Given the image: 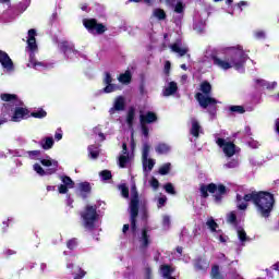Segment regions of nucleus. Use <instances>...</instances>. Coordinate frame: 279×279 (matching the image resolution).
<instances>
[{
    "label": "nucleus",
    "instance_id": "obj_1",
    "mask_svg": "<svg viewBox=\"0 0 279 279\" xmlns=\"http://www.w3.org/2000/svg\"><path fill=\"white\" fill-rule=\"evenodd\" d=\"M247 202H252L260 217H269L274 210V195L269 192H252L244 196L236 195V207L239 210L247 209Z\"/></svg>",
    "mask_w": 279,
    "mask_h": 279
},
{
    "label": "nucleus",
    "instance_id": "obj_2",
    "mask_svg": "<svg viewBox=\"0 0 279 279\" xmlns=\"http://www.w3.org/2000/svg\"><path fill=\"white\" fill-rule=\"evenodd\" d=\"M222 53L225 57H221V53L213 57L214 64L222 71H228L229 69H235V71H242L243 65L247 60V54L243 51V47H230L223 48Z\"/></svg>",
    "mask_w": 279,
    "mask_h": 279
},
{
    "label": "nucleus",
    "instance_id": "obj_3",
    "mask_svg": "<svg viewBox=\"0 0 279 279\" xmlns=\"http://www.w3.org/2000/svg\"><path fill=\"white\" fill-rule=\"evenodd\" d=\"M36 29L31 28L27 36V50L31 51L29 61L27 63L28 69H35L36 71H45L47 64L36 61L34 53L38 51V45L36 44Z\"/></svg>",
    "mask_w": 279,
    "mask_h": 279
},
{
    "label": "nucleus",
    "instance_id": "obj_4",
    "mask_svg": "<svg viewBox=\"0 0 279 279\" xmlns=\"http://www.w3.org/2000/svg\"><path fill=\"white\" fill-rule=\"evenodd\" d=\"M201 92H198L195 97L198 101L201 108H215L217 106L218 101L217 99L213 98L210 96V92L213 90V87L210 86V83L203 82L201 84Z\"/></svg>",
    "mask_w": 279,
    "mask_h": 279
},
{
    "label": "nucleus",
    "instance_id": "obj_5",
    "mask_svg": "<svg viewBox=\"0 0 279 279\" xmlns=\"http://www.w3.org/2000/svg\"><path fill=\"white\" fill-rule=\"evenodd\" d=\"M208 193H213L216 204H219L223 195H226V185L221 183H218V184L209 183L207 185H202L201 186L202 197H207Z\"/></svg>",
    "mask_w": 279,
    "mask_h": 279
},
{
    "label": "nucleus",
    "instance_id": "obj_6",
    "mask_svg": "<svg viewBox=\"0 0 279 279\" xmlns=\"http://www.w3.org/2000/svg\"><path fill=\"white\" fill-rule=\"evenodd\" d=\"M130 215H131V229L133 232H135L136 217H138V192L136 191V183L134 181H132V186H131Z\"/></svg>",
    "mask_w": 279,
    "mask_h": 279
},
{
    "label": "nucleus",
    "instance_id": "obj_7",
    "mask_svg": "<svg viewBox=\"0 0 279 279\" xmlns=\"http://www.w3.org/2000/svg\"><path fill=\"white\" fill-rule=\"evenodd\" d=\"M83 227L85 230H93L97 223L99 215H97V207L87 206L81 214Z\"/></svg>",
    "mask_w": 279,
    "mask_h": 279
},
{
    "label": "nucleus",
    "instance_id": "obj_8",
    "mask_svg": "<svg viewBox=\"0 0 279 279\" xmlns=\"http://www.w3.org/2000/svg\"><path fill=\"white\" fill-rule=\"evenodd\" d=\"M43 167H48L47 170L43 169L40 167L39 163H35L33 166L34 171H36V173L38 175H53V173H56V171H58V161L54 159H51V157H47L45 159L40 160Z\"/></svg>",
    "mask_w": 279,
    "mask_h": 279
},
{
    "label": "nucleus",
    "instance_id": "obj_9",
    "mask_svg": "<svg viewBox=\"0 0 279 279\" xmlns=\"http://www.w3.org/2000/svg\"><path fill=\"white\" fill-rule=\"evenodd\" d=\"M215 141L227 158H232V156L236 154V145H234V142L230 141V138H223L219 136V134H216Z\"/></svg>",
    "mask_w": 279,
    "mask_h": 279
},
{
    "label": "nucleus",
    "instance_id": "obj_10",
    "mask_svg": "<svg viewBox=\"0 0 279 279\" xmlns=\"http://www.w3.org/2000/svg\"><path fill=\"white\" fill-rule=\"evenodd\" d=\"M134 147H135L134 133H132V144H131L132 153H128V144L122 145V154L119 156V160H118V165L121 169H125V167H128V165H130L134 159V153H133Z\"/></svg>",
    "mask_w": 279,
    "mask_h": 279
},
{
    "label": "nucleus",
    "instance_id": "obj_11",
    "mask_svg": "<svg viewBox=\"0 0 279 279\" xmlns=\"http://www.w3.org/2000/svg\"><path fill=\"white\" fill-rule=\"evenodd\" d=\"M149 149H150L149 145L145 144L143 146L142 162H143V171L146 177L149 174V172L151 171V169H154L156 165V160L149 158Z\"/></svg>",
    "mask_w": 279,
    "mask_h": 279
},
{
    "label": "nucleus",
    "instance_id": "obj_12",
    "mask_svg": "<svg viewBox=\"0 0 279 279\" xmlns=\"http://www.w3.org/2000/svg\"><path fill=\"white\" fill-rule=\"evenodd\" d=\"M83 25L90 34H104V32H106L104 24L97 23L95 19L83 20Z\"/></svg>",
    "mask_w": 279,
    "mask_h": 279
},
{
    "label": "nucleus",
    "instance_id": "obj_13",
    "mask_svg": "<svg viewBox=\"0 0 279 279\" xmlns=\"http://www.w3.org/2000/svg\"><path fill=\"white\" fill-rule=\"evenodd\" d=\"M9 117H11V121L19 123L24 119H29V110H27L25 107H15L14 110H11Z\"/></svg>",
    "mask_w": 279,
    "mask_h": 279
},
{
    "label": "nucleus",
    "instance_id": "obj_14",
    "mask_svg": "<svg viewBox=\"0 0 279 279\" xmlns=\"http://www.w3.org/2000/svg\"><path fill=\"white\" fill-rule=\"evenodd\" d=\"M0 64L7 73H13L14 62L5 51L0 50Z\"/></svg>",
    "mask_w": 279,
    "mask_h": 279
},
{
    "label": "nucleus",
    "instance_id": "obj_15",
    "mask_svg": "<svg viewBox=\"0 0 279 279\" xmlns=\"http://www.w3.org/2000/svg\"><path fill=\"white\" fill-rule=\"evenodd\" d=\"M60 180L62 184L58 186V191L60 195H66V193H69V190L75 186V182H73L71 177H66V175L60 177Z\"/></svg>",
    "mask_w": 279,
    "mask_h": 279
},
{
    "label": "nucleus",
    "instance_id": "obj_16",
    "mask_svg": "<svg viewBox=\"0 0 279 279\" xmlns=\"http://www.w3.org/2000/svg\"><path fill=\"white\" fill-rule=\"evenodd\" d=\"M104 84L106 85L104 88V93H114L116 90H119V85L112 84V75L110 73H105L104 77Z\"/></svg>",
    "mask_w": 279,
    "mask_h": 279
},
{
    "label": "nucleus",
    "instance_id": "obj_17",
    "mask_svg": "<svg viewBox=\"0 0 279 279\" xmlns=\"http://www.w3.org/2000/svg\"><path fill=\"white\" fill-rule=\"evenodd\" d=\"M190 132H191L192 136H194L195 138H198L201 134H204V129H202L199 121H197V119H195V118L191 119Z\"/></svg>",
    "mask_w": 279,
    "mask_h": 279
},
{
    "label": "nucleus",
    "instance_id": "obj_18",
    "mask_svg": "<svg viewBox=\"0 0 279 279\" xmlns=\"http://www.w3.org/2000/svg\"><path fill=\"white\" fill-rule=\"evenodd\" d=\"M59 48L68 58H73L77 51L73 48V45L69 44V41H61L59 44Z\"/></svg>",
    "mask_w": 279,
    "mask_h": 279
},
{
    "label": "nucleus",
    "instance_id": "obj_19",
    "mask_svg": "<svg viewBox=\"0 0 279 279\" xmlns=\"http://www.w3.org/2000/svg\"><path fill=\"white\" fill-rule=\"evenodd\" d=\"M157 120H158V117L151 111H148L146 113H143V111L140 112L141 124L146 125V123H155V121Z\"/></svg>",
    "mask_w": 279,
    "mask_h": 279
},
{
    "label": "nucleus",
    "instance_id": "obj_20",
    "mask_svg": "<svg viewBox=\"0 0 279 279\" xmlns=\"http://www.w3.org/2000/svg\"><path fill=\"white\" fill-rule=\"evenodd\" d=\"M125 110V98L119 96L113 101V107L109 110L110 114H114L117 111Z\"/></svg>",
    "mask_w": 279,
    "mask_h": 279
},
{
    "label": "nucleus",
    "instance_id": "obj_21",
    "mask_svg": "<svg viewBox=\"0 0 279 279\" xmlns=\"http://www.w3.org/2000/svg\"><path fill=\"white\" fill-rule=\"evenodd\" d=\"M171 50L174 53H178L180 57L186 56V53L189 52V48L186 46L182 45L181 41H177L175 44H173L171 46Z\"/></svg>",
    "mask_w": 279,
    "mask_h": 279
},
{
    "label": "nucleus",
    "instance_id": "obj_22",
    "mask_svg": "<svg viewBox=\"0 0 279 279\" xmlns=\"http://www.w3.org/2000/svg\"><path fill=\"white\" fill-rule=\"evenodd\" d=\"M66 268L74 269V271H72V276L74 279H82V278H84V276H86V271L82 270V268H80V267H75L71 263H68Z\"/></svg>",
    "mask_w": 279,
    "mask_h": 279
},
{
    "label": "nucleus",
    "instance_id": "obj_23",
    "mask_svg": "<svg viewBox=\"0 0 279 279\" xmlns=\"http://www.w3.org/2000/svg\"><path fill=\"white\" fill-rule=\"evenodd\" d=\"M178 92V83L170 82L163 89V97H171V95H175Z\"/></svg>",
    "mask_w": 279,
    "mask_h": 279
},
{
    "label": "nucleus",
    "instance_id": "obj_24",
    "mask_svg": "<svg viewBox=\"0 0 279 279\" xmlns=\"http://www.w3.org/2000/svg\"><path fill=\"white\" fill-rule=\"evenodd\" d=\"M235 231L241 245H245V243L250 241V236H247L245 229H243L242 227H236Z\"/></svg>",
    "mask_w": 279,
    "mask_h": 279
},
{
    "label": "nucleus",
    "instance_id": "obj_25",
    "mask_svg": "<svg viewBox=\"0 0 279 279\" xmlns=\"http://www.w3.org/2000/svg\"><path fill=\"white\" fill-rule=\"evenodd\" d=\"M2 101H8L9 104H13V106H20L21 100L16 98V95L13 94H2L1 95Z\"/></svg>",
    "mask_w": 279,
    "mask_h": 279
},
{
    "label": "nucleus",
    "instance_id": "obj_26",
    "mask_svg": "<svg viewBox=\"0 0 279 279\" xmlns=\"http://www.w3.org/2000/svg\"><path fill=\"white\" fill-rule=\"evenodd\" d=\"M136 117V109L134 107L129 108L126 113V123L129 128H132L134 125V118Z\"/></svg>",
    "mask_w": 279,
    "mask_h": 279
},
{
    "label": "nucleus",
    "instance_id": "obj_27",
    "mask_svg": "<svg viewBox=\"0 0 279 279\" xmlns=\"http://www.w3.org/2000/svg\"><path fill=\"white\" fill-rule=\"evenodd\" d=\"M160 274H161V276H163V278L175 279V278L171 277V274H173V268H171V266H169V265H162L160 267Z\"/></svg>",
    "mask_w": 279,
    "mask_h": 279
},
{
    "label": "nucleus",
    "instance_id": "obj_28",
    "mask_svg": "<svg viewBox=\"0 0 279 279\" xmlns=\"http://www.w3.org/2000/svg\"><path fill=\"white\" fill-rule=\"evenodd\" d=\"M210 278L211 279H223L225 278L221 270L219 269V266L215 265L211 267Z\"/></svg>",
    "mask_w": 279,
    "mask_h": 279
},
{
    "label": "nucleus",
    "instance_id": "obj_29",
    "mask_svg": "<svg viewBox=\"0 0 279 279\" xmlns=\"http://www.w3.org/2000/svg\"><path fill=\"white\" fill-rule=\"evenodd\" d=\"M204 29H206V21L204 20H195L194 23V31L197 32V34H202V32H204Z\"/></svg>",
    "mask_w": 279,
    "mask_h": 279
},
{
    "label": "nucleus",
    "instance_id": "obj_30",
    "mask_svg": "<svg viewBox=\"0 0 279 279\" xmlns=\"http://www.w3.org/2000/svg\"><path fill=\"white\" fill-rule=\"evenodd\" d=\"M153 16L154 19H157V21H165V19H167V13L162 9H155L153 10Z\"/></svg>",
    "mask_w": 279,
    "mask_h": 279
},
{
    "label": "nucleus",
    "instance_id": "obj_31",
    "mask_svg": "<svg viewBox=\"0 0 279 279\" xmlns=\"http://www.w3.org/2000/svg\"><path fill=\"white\" fill-rule=\"evenodd\" d=\"M118 81L120 82V84H130V82H132V73H130V71H126L125 73L120 74Z\"/></svg>",
    "mask_w": 279,
    "mask_h": 279
},
{
    "label": "nucleus",
    "instance_id": "obj_32",
    "mask_svg": "<svg viewBox=\"0 0 279 279\" xmlns=\"http://www.w3.org/2000/svg\"><path fill=\"white\" fill-rule=\"evenodd\" d=\"M53 137H44L40 142L43 149H51L53 147Z\"/></svg>",
    "mask_w": 279,
    "mask_h": 279
},
{
    "label": "nucleus",
    "instance_id": "obj_33",
    "mask_svg": "<svg viewBox=\"0 0 279 279\" xmlns=\"http://www.w3.org/2000/svg\"><path fill=\"white\" fill-rule=\"evenodd\" d=\"M206 226L210 230L211 234H214V232H217V230H219V225L213 218L207 219Z\"/></svg>",
    "mask_w": 279,
    "mask_h": 279
},
{
    "label": "nucleus",
    "instance_id": "obj_34",
    "mask_svg": "<svg viewBox=\"0 0 279 279\" xmlns=\"http://www.w3.org/2000/svg\"><path fill=\"white\" fill-rule=\"evenodd\" d=\"M141 247H147L149 245V235H147V230L142 231V235L140 238Z\"/></svg>",
    "mask_w": 279,
    "mask_h": 279
},
{
    "label": "nucleus",
    "instance_id": "obj_35",
    "mask_svg": "<svg viewBox=\"0 0 279 279\" xmlns=\"http://www.w3.org/2000/svg\"><path fill=\"white\" fill-rule=\"evenodd\" d=\"M215 239H218L220 243H228V235L223 234V231L218 229L216 232L213 233Z\"/></svg>",
    "mask_w": 279,
    "mask_h": 279
},
{
    "label": "nucleus",
    "instance_id": "obj_36",
    "mask_svg": "<svg viewBox=\"0 0 279 279\" xmlns=\"http://www.w3.org/2000/svg\"><path fill=\"white\" fill-rule=\"evenodd\" d=\"M156 151L157 154H169V151H171V146L168 144H159L156 147Z\"/></svg>",
    "mask_w": 279,
    "mask_h": 279
},
{
    "label": "nucleus",
    "instance_id": "obj_37",
    "mask_svg": "<svg viewBox=\"0 0 279 279\" xmlns=\"http://www.w3.org/2000/svg\"><path fill=\"white\" fill-rule=\"evenodd\" d=\"M161 226L163 230H169V228H171V217L163 215L161 219Z\"/></svg>",
    "mask_w": 279,
    "mask_h": 279
},
{
    "label": "nucleus",
    "instance_id": "obj_38",
    "mask_svg": "<svg viewBox=\"0 0 279 279\" xmlns=\"http://www.w3.org/2000/svg\"><path fill=\"white\" fill-rule=\"evenodd\" d=\"M257 82H258L259 86H264L265 88H269V89L276 88V86H278L277 82L269 83V82H267L265 80H258Z\"/></svg>",
    "mask_w": 279,
    "mask_h": 279
},
{
    "label": "nucleus",
    "instance_id": "obj_39",
    "mask_svg": "<svg viewBox=\"0 0 279 279\" xmlns=\"http://www.w3.org/2000/svg\"><path fill=\"white\" fill-rule=\"evenodd\" d=\"M78 189L82 193V196L84 197V193H90V183L88 182L80 183Z\"/></svg>",
    "mask_w": 279,
    "mask_h": 279
},
{
    "label": "nucleus",
    "instance_id": "obj_40",
    "mask_svg": "<svg viewBox=\"0 0 279 279\" xmlns=\"http://www.w3.org/2000/svg\"><path fill=\"white\" fill-rule=\"evenodd\" d=\"M174 3V12L182 14V12H184V3H182V0H175Z\"/></svg>",
    "mask_w": 279,
    "mask_h": 279
},
{
    "label": "nucleus",
    "instance_id": "obj_41",
    "mask_svg": "<svg viewBox=\"0 0 279 279\" xmlns=\"http://www.w3.org/2000/svg\"><path fill=\"white\" fill-rule=\"evenodd\" d=\"M89 156L95 160L99 156V148L95 145L88 147Z\"/></svg>",
    "mask_w": 279,
    "mask_h": 279
},
{
    "label": "nucleus",
    "instance_id": "obj_42",
    "mask_svg": "<svg viewBox=\"0 0 279 279\" xmlns=\"http://www.w3.org/2000/svg\"><path fill=\"white\" fill-rule=\"evenodd\" d=\"M31 116H33L35 119H45V117H47V111L38 109L36 111H33Z\"/></svg>",
    "mask_w": 279,
    "mask_h": 279
},
{
    "label": "nucleus",
    "instance_id": "obj_43",
    "mask_svg": "<svg viewBox=\"0 0 279 279\" xmlns=\"http://www.w3.org/2000/svg\"><path fill=\"white\" fill-rule=\"evenodd\" d=\"M171 171V163H165L159 168L160 175H167Z\"/></svg>",
    "mask_w": 279,
    "mask_h": 279
},
{
    "label": "nucleus",
    "instance_id": "obj_44",
    "mask_svg": "<svg viewBox=\"0 0 279 279\" xmlns=\"http://www.w3.org/2000/svg\"><path fill=\"white\" fill-rule=\"evenodd\" d=\"M228 223H236V211H231L227 215Z\"/></svg>",
    "mask_w": 279,
    "mask_h": 279
},
{
    "label": "nucleus",
    "instance_id": "obj_45",
    "mask_svg": "<svg viewBox=\"0 0 279 279\" xmlns=\"http://www.w3.org/2000/svg\"><path fill=\"white\" fill-rule=\"evenodd\" d=\"M166 193H169V195H175V187H173V184L171 183H167L165 186H163Z\"/></svg>",
    "mask_w": 279,
    "mask_h": 279
},
{
    "label": "nucleus",
    "instance_id": "obj_46",
    "mask_svg": "<svg viewBox=\"0 0 279 279\" xmlns=\"http://www.w3.org/2000/svg\"><path fill=\"white\" fill-rule=\"evenodd\" d=\"M119 190L122 193V197H125V198L130 197V190L128 189V186L125 184L120 185Z\"/></svg>",
    "mask_w": 279,
    "mask_h": 279
},
{
    "label": "nucleus",
    "instance_id": "obj_47",
    "mask_svg": "<svg viewBox=\"0 0 279 279\" xmlns=\"http://www.w3.org/2000/svg\"><path fill=\"white\" fill-rule=\"evenodd\" d=\"M101 180H110V178H112V172H110L109 170H102L99 173Z\"/></svg>",
    "mask_w": 279,
    "mask_h": 279
},
{
    "label": "nucleus",
    "instance_id": "obj_48",
    "mask_svg": "<svg viewBox=\"0 0 279 279\" xmlns=\"http://www.w3.org/2000/svg\"><path fill=\"white\" fill-rule=\"evenodd\" d=\"M254 38H256L257 40L265 39L266 38L265 31H255L254 32Z\"/></svg>",
    "mask_w": 279,
    "mask_h": 279
},
{
    "label": "nucleus",
    "instance_id": "obj_49",
    "mask_svg": "<svg viewBox=\"0 0 279 279\" xmlns=\"http://www.w3.org/2000/svg\"><path fill=\"white\" fill-rule=\"evenodd\" d=\"M230 110L231 112H239V114H243V112H245V109H243L242 106H232Z\"/></svg>",
    "mask_w": 279,
    "mask_h": 279
},
{
    "label": "nucleus",
    "instance_id": "obj_50",
    "mask_svg": "<svg viewBox=\"0 0 279 279\" xmlns=\"http://www.w3.org/2000/svg\"><path fill=\"white\" fill-rule=\"evenodd\" d=\"M69 250H75V247H77V240L76 239H72L66 243Z\"/></svg>",
    "mask_w": 279,
    "mask_h": 279
},
{
    "label": "nucleus",
    "instance_id": "obj_51",
    "mask_svg": "<svg viewBox=\"0 0 279 279\" xmlns=\"http://www.w3.org/2000/svg\"><path fill=\"white\" fill-rule=\"evenodd\" d=\"M149 184H150L151 189H154L155 191L158 189V186H160V183L158 182V179H156V178H153L149 181Z\"/></svg>",
    "mask_w": 279,
    "mask_h": 279
},
{
    "label": "nucleus",
    "instance_id": "obj_52",
    "mask_svg": "<svg viewBox=\"0 0 279 279\" xmlns=\"http://www.w3.org/2000/svg\"><path fill=\"white\" fill-rule=\"evenodd\" d=\"M226 169H235V167H239V161H230L228 163L225 165Z\"/></svg>",
    "mask_w": 279,
    "mask_h": 279
},
{
    "label": "nucleus",
    "instance_id": "obj_53",
    "mask_svg": "<svg viewBox=\"0 0 279 279\" xmlns=\"http://www.w3.org/2000/svg\"><path fill=\"white\" fill-rule=\"evenodd\" d=\"M165 204H167V197L165 195H161L158 198V208H162V206H165Z\"/></svg>",
    "mask_w": 279,
    "mask_h": 279
},
{
    "label": "nucleus",
    "instance_id": "obj_54",
    "mask_svg": "<svg viewBox=\"0 0 279 279\" xmlns=\"http://www.w3.org/2000/svg\"><path fill=\"white\" fill-rule=\"evenodd\" d=\"M29 158H38L40 156V150L28 151Z\"/></svg>",
    "mask_w": 279,
    "mask_h": 279
},
{
    "label": "nucleus",
    "instance_id": "obj_55",
    "mask_svg": "<svg viewBox=\"0 0 279 279\" xmlns=\"http://www.w3.org/2000/svg\"><path fill=\"white\" fill-rule=\"evenodd\" d=\"M141 125H142V134L146 137L149 136V128H147L146 124H141Z\"/></svg>",
    "mask_w": 279,
    "mask_h": 279
},
{
    "label": "nucleus",
    "instance_id": "obj_56",
    "mask_svg": "<svg viewBox=\"0 0 279 279\" xmlns=\"http://www.w3.org/2000/svg\"><path fill=\"white\" fill-rule=\"evenodd\" d=\"M54 138L56 141H62V130H57L56 134H54Z\"/></svg>",
    "mask_w": 279,
    "mask_h": 279
},
{
    "label": "nucleus",
    "instance_id": "obj_57",
    "mask_svg": "<svg viewBox=\"0 0 279 279\" xmlns=\"http://www.w3.org/2000/svg\"><path fill=\"white\" fill-rule=\"evenodd\" d=\"M4 256L10 257V256H14V254H16V251H12V250H5L3 252Z\"/></svg>",
    "mask_w": 279,
    "mask_h": 279
},
{
    "label": "nucleus",
    "instance_id": "obj_58",
    "mask_svg": "<svg viewBox=\"0 0 279 279\" xmlns=\"http://www.w3.org/2000/svg\"><path fill=\"white\" fill-rule=\"evenodd\" d=\"M171 69V62L167 61L165 64V73L169 75V70Z\"/></svg>",
    "mask_w": 279,
    "mask_h": 279
},
{
    "label": "nucleus",
    "instance_id": "obj_59",
    "mask_svg": "<svg viewBox=\"0 0 279 279\" xmlns=\"http://www.w3.org/2000/svg\"><path fill=\"white\" fill-rule=\"evenodd\" d=\"M259 146L260 144H258V142H250V147H252L253 149H258Z\"/></svg>",
    "mask_w": 279,
    "mask_h": 279
},
{
    "label": "nucleus",
    "instance_id": "obj_60",
    "mask_svg": "<svg viewBox=\"0 0 279 279\" xmlns=\"http://www.w3.org/2000/svg\"><path fill=\"white\" fill-rule=\"evenodd\" d=\"M3 123H8V118H5V113H3V118L0 119V125H3Z\"/></svg>",
    "mask_w": 279,
    "mask_h": 279
},
{
    "label": "nucleus",
    "instance_id": "obj_61",
    "mask_svg": "<svg viewBox=\"0 0 279 279\" xmlns=\"http://www.w3.org/2000/svg\"><path fill=\"white\" fill-rule=\"evenodd\" d=\"M244 5H250V3H247L246 1H241L238 3L239 8H243Z\"/></svg>",
    "mask_w": 279,
    "mask_h": 279
},
{
    "label": "nucleus",
    "instance_id": "obj_62",
    "mask_svg": "<svg viewBox=\"0 0 279 279\" xmlns=\"http://www.w3.org/2000/svg\"><path fill=\"white\" fill-rule=\"evenodd\" d=\"M128 230H130V225H124L122 229L123 234H125Z\"/></svg>",
    "mask_w": 279,
    "mask_h": 279
},
{
    "label": "nucleus",
    "instance_id": "obj_63",
    "mask_svg": "<svg viewBox=\"0 0 279 279\" xmlns=\"http://www.w3.org/2000/svg\"><path fill=\"white\" fill-rule=\"evenodd\" d=\"M272 269H274L275 271H279V262L276 263L275 265H272Z\"/></svg>",
    "mask_w": 279,
    "mask_h": 279
},
{
    "label": "nucleus",
    "instance_id": "obj_64",
    "mask_svg": "<svg viewBox=\"0 0 279 279\" xmlns=\"http://www.w3.org/2000/svg\"><path fill=\"white\" fill-rule=\"evenodd\" d=\"M47 191H56V186H53V185H48V186H47Z\"/></svg>",
    "mask_w": 279,
    "mask_h": 279
}]
</instances>
